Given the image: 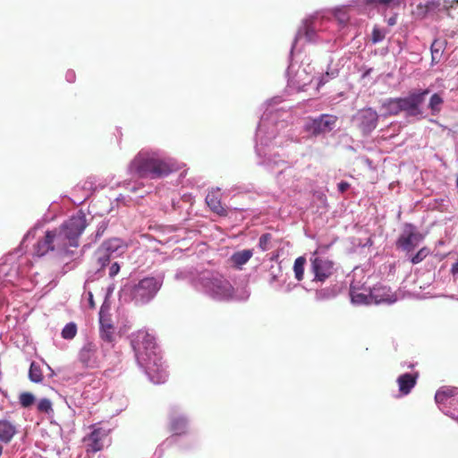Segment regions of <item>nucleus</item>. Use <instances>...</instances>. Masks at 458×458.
Returning a JSON list of instances; mask_svg holds the SVG:
<instances>
[{"mask_svg": "<svg viewBox=\"0 0 458 458\" xmlns=\"http://www.w3.org/2000/svg\"><path fill=\"white\" fill-rule=\"evenodd\" d=\"M87 227L86 215L79 211L58 228L51 231L55 252L61 256L68 257L73 254L71 248L79 247V238Z\"/></svg>", "mask_w": 458, "mask_h": 458, "instance_id": "1", "label": "nucleus"}, {"mask_svg": "<svg viewBox=\"0 0 458 458\" xmlns=\"http://www.w3.org/2000/svg\"><path fill=\"white\" fill-rule=\"evenodd\" d=\"M174 170V165L155 154L140 152L131 162L129 171L138 178L157 179Z\"/></svg>", "mask_w": 458, "mask_h": 458, "instance_id": "2", "label": "nucleus"}, {"mask_svg": "<svg viewBox=\"0 0 458 458\" xmlns=\"http://www.w3.org/2000/svg\"><path fill=\"white\" fill-rule=\"evenodd\" d=\"M162 284L161 279L153 276L144 277L131 287V299L139 304L147 303L156 296Z\"/></svg>", "mask_w": 458, "mask_h": 458, "instance_id": "3", "label": "nucleus"}, {"mask_svg": "<svg viewBox=\"0 0 458 458\" xmlns=\"http://www.w3.org/2000/svg\"><path fill=\"white\" fill-rule=\"evenodd\" d=\"M435 400L445 414L458 420V387H440L435 394Z\"/></svg>", "mask_w": 458, "mask_h": 458, "instance_id": "4", "label": "nucleus"}, {"mask_svg": "<svg viewBox=\"0 0 458 458\" xmlns=\"http://www.w3.org/2000/svg\"><path fill=\"white\" fill-rule=\"evenodd\" d=\"M133 349L138 361H145L148 355L154 356L156 348L155 337L146 331H139L132 341Z\"/></svg>", "mask_w": 458, "mask_h": 458, "instance_id": "5", "label": "nucleus"}, {"mask_svg": "<svg viewBox=\"0 0 458 458\" xmlns=\"http://www.w3.org/2000/svg\"><path fill=\"white\" fill-rule=\"evenodd\" d=\"M91 432L82 439L86 452L95 454L104 448V440L110 433L109 428L100 427L99 424H94L89 427Z\"/></svg>", "mask_w": 458, "mask_h": 458, "instance_id": "6", "label": "nucleus"}, {"mask_svg": "<svg viewBox=\"0 0 458 458\" xmlns=\"http://www.w3.org/2000/svg\"><path fill=\"white\" fill-rule=\"evenodd\" d=\"M139 363L144 367L153 383L161 384L166 380L167 373L164 362L157 354H154V356L148 355V359H145V361H139Z\"/></svg>", "mask_w": 458, "mask_h": 458, "instance_id": "7", "label": "nucleus"}, {"mask_svg": "<svg viewBox=\"0 0 458 458\" xmlns=\"http://www.w3.org/2000/svg\"><path fill=\"white\" fill-rule=\"evenodd\" d=\"M310 262L314 281L325 282L334 274V262L327 257L318 256V251L313 252Z\"/></svg>", "mask_w": 458, "mask_h": 458, "instance_id": "8", "label": "nucleus"}, {"mask_svg": "<svg viewBox=\"0 0 458 458\" xmlns=\"http://www.w3.org/2000/svg\"><path fill=\"white\" fill-rule=\"evenodd\" d=\"M429 89L415 90L410 92L405 98H398L401 110L408 113L410 115L420 114V106L424 102Z\"/></svg>", "mask_w": 458, "mask_h": 458, "instance_id": "9", "label": "nucleus"}, {"mask_svg": "<svg viewBox=\"0 0 458 458\" xmlns=\"http://www.w3.org/2000/svg\"><path fill=\"white\" fill-rule=\"evenodd\" d=\"M336 121L337 117L335 115L321 114L316 119L307 121L304 125V129L311 135L318 136L321 133L331 131Z\"/></svg>", "mask_w": 458, "mask_h": 458, "instance_id": "10", "label": "nucleus"}, {"mask_svg": "<svg viewBox=\"0 0 458 458\" xmlns=\"http://www.w3.org/2000/svg\"><path fill=\"white\" fill-rule=\"evenodd\" d=\"M208 288L214 298L221 301H229L234 294V289L231 283L223 277L210 279Z\"/></svg>", "mask_w": 458, "mask_h": 458, "instance_id": "11", "label": "nucleus"}, {"mask_svg": "<svg viewBox=\"0 0 458 458\" xmlns=\"http://www.w3.org/2000/svg\"><path fill=\"white\" fill-rule=\"evenodd\" d=\"M355 121L361 131L368 134L377 127L378 115L372 108H365L357 114Z\"/></svg>", "mask_w": 458, "mask_h": 458, "instance_id": "12", "label": "nucleus"}, {"mask_svg": "<svg viewBox=\"0 0 458 458\" xmlns=\"http://www.w3.org/2000/svg\"><path fill=\"white\" fill-rule=\"evenodd\" d=\"M423 240V235L415 231L412 226L405 230L398 238L396 247L403 251L411 252Z\"/></svg>", "mask_w": 458, "mask_h": 458, "instance_id": "13", "label": "nucleus"}, {"mask_svg": "<svg viewBox=\"0 0 458 458\" xmlns=\"http://www.w3.org/2000/svg\"><path fill=\"white\" fill-rule=\"evenodd\" d=\"M79 360L85 368H98L100 361L98 358V348L93 343H87L81 349Z\"/></svg>", "mask_w": 458, "mask_h": 458, "instance_id": "14", "label": "nucleus"}, {"mask_svg": "<svg viewBox=\"0 0 458 458\" xmlns=\"http://www.w3.org/2000/svg\"><path fill=\"white\" fill-rule=\"evenodd\" d=\"M34 254L38 257H43L48 252H55L53 236L50 230L45 233V235L38 240L33 247Z\"/></svg>", "mask_w": 458, "mask_h": 458, "instance_id": "15", "label": "nucleus"}, {"mask_svg": "<svg viewBox=\"0 0 458 458\" xmlns=\"http://www.w3.org/2000/svg\"><path fill=\"white\" fill-rule=\"evenodd\" d=\"M418 373H403L397 379L399 392L402 395H407L417 384Z\"/></svg>", "mask_w": 458, "mask_h": 458, "instance_id": "16", "label": "nucleus"}, {"mask_svg": "<svg viewBox=\"0 0 458 458\" xmlns=\"http://www.w3.org/2000/svg\"><path fill=\"white\" fill-rule=\"evenodd\" d=\"M371 301L377 304L381 302H392L389 288L386 286H375L370 290Z\"/></svg>", "mask_w": 458, "mask_h": 458, "instance_id": "17", "label": "nucleus"}, {"mask_svg": "<svg viewBox=\"0 0 458 458\" xmlns=\"http://www.w3.org/2000/svg\"><path fill=\"white\" fill-rule=\"evenodd\" d=\"M16 434V427L7 420H0V441L9 443Z\"/></svg>", "mask_w": 458, "mask_h": 458, "instance_id": "18", "label": "nucleus"}, {"mask_svg": "<svg viewBox=\"0 0 458 458\" xmlns=\"http://www.w3.org/2000/svg\"><path fill=\"white\" fill-rule=\"evenodd\" d=\"M206 203L214 213L219 216L227 215L226 210L221 204L217 192H208L206 197Z\"/></svg>", "mask_w": 458, "mask_h": 458, "instance_id": "19", "label": "nucleus"}, {"mask_svg": "<svg viewBox=\"0 0 458 458\" xmlns=\"http://www.w3.org/2000/svg\"><path fill=\"white\" fill-rule=\"evenodd\" d=\"M252 256H253L252 250H242L234 252L231 256L230 259H231L233 267H235L238 269H242V267L243 265H245L251 259Z\"/></svg>", "mask_w": 458, "mask_h": 458, "instance_id": "20", "label": "nucleus"}, {"mask_svg": "<svg viewBox=\"0 0 458 458\" xmlns=\"http://www.w3.org/2000/svg\"><path fill=\"white\" fill-rule=\"evenodd\" d=\"M99 322L101 338L108 343L113 342L114 337V327L113 325L109 322H106L105 319H103L102 317H100Z\"/></svg>", "mask_w": 458, "mask_h": 458, "instance_id": "21", "label": "nucleus"}, {"mask_svg": "<svg viewBox=\"0 0 458 458\" xmlns=\"http://www.w3.org/2000/svg\"><path fill=\"white\" fill-rule=\"evenodd\" d=\"M444 104L443 98L438 93H434L429 99L428 108L432 115H437L442 109Z\"/></svg>", "mask_w": 458, "mask_h": 458, "instance_id": "22", "label": "nucleus"}, {"mask_svg": "<svg viewBox=\"0 0 458 458\" xmlns=\"http://www.w3.org/2000/svg\"><path fill=\"white\" fill-rule=\"evenodd\" d=\"M350 295H351L352 302L354 304L361 305V304L372 303L370 293L366 294L363 293H360L353 288H351Z\"/></svg>", "mask_w": 458, "mask_h": 458, "instance_id": "23", "label": "nucleus"}, {"mask_svg": "<svg viewBox=\"0 0 458 458\" xmlns=\"http://www.w3.org/2000/svg\"><path fill=\"white\" fill-rule=\"evenodd\" d=\"M382 107L389 115H396L402 112L398 98L387 99L383 103Z\"/></svg>", "mask_w": 458, "mask_h": 458, "instance_id": "24", "label": "nucleus"}, {"mask_svg": "<svg viewBox=\"0 0 458 458\" xmlns=\"http://www.w3.org/2000/svg\"><path fill=\"white\" fill-rule=\"evenodd\" d=\"M171 430L175 435H182L187 431V420L182 417L174 418L171 421Z\"/></svg>", "mask_w": 458, "mask_h": 458, "instance_id": "25", "label": "nucleus"}, {"mask_svg": "<svg viewBox=\"0 0 458 458\" xmlns=\"http://www.w3.org/2000/svg\"><path fill=\"white\" fill-rule=\"evenodd\" d=\"M304 35L308 41H313L316 36V26L313 18L308 19L303 24Z\"/></svg>", "mask_w": 458, "mask_h": 458, "instance_id": "26", "label": "nucleus"}, {"mask_svg": "<svg viewBox=\"0 0 458 458\" xmlns=\"http://www.w3.org/2000/svg\"><path fill=\"white\" fill-rule=\"evenodd\" d=\"M29 378L34 383H40L44 378L40 366L35 361L30 364Z\"/></svg>", "mask_w": 458, "mask_h": 458, "instance_id": "27", "label": "nucleus"}, {"mask_svg": "<svg viewBox=\"0 0 458 458\" xmlns=\"http://www.w3.org/2000/svg\"><path fill=\"white\" fill-rule=\"evenodd\" d=\"M334 16L339 24L345 26L350 20L349 9L344 6L336 8L334 10Z\"/></svg>", "mask_w": 458, "mask_h": 458, "instance_id": "28", "label": "nucleus"}, {"mask_svg": "<svg viewBox=\"0 0 458 458\" xmlns=\"http://www.w3.org/2000/svg\"><path fill=\"white\" fill-rule=\"evenodd\" d=\"M432 63H438L444 50V43L435 39L431 44Z\"/></svg>", "mask_w": 458, "mask_h": 458, "instance_id": "29", "label": "nucleus"}, {"mask_svg": "<svg viewBox=\"0 0 458 458\" xmlns=\"http://www.w3.org/2000/svg\"><path fill=\"white\" fill-rule=\"evenodd\" d=\"M305 264H306V259L304 257H299L294 261L293 271H294L295 278L298 281H301L303 279Z\"/></svg>", "mask_w": 458, "mask_h": 458, "instance_id": "30", "label": "nucleus"}, {"mask_svg": "<svg viewBox=\"0 0 458 458\" xmlns=\"http://www.w3.org/2000/svg\"><path fill=\"white\" fill-rule=\"evenodd\" d=\"M366 4H382L389 8L400 6L403 0H362Z\"/></svg>", "mask_w": 458, "mask_h": 458, "instance_id": "31", "label": "nucleus"}, {"mask_svg": "<svg viewBox=\"0 0 458 458\" xmlns=\"http://www.w3.org/2000/svg\"><path fill=\"white\" fill-rule=\"evenodd\" d=\"M62 337L67 340L73 339L77 334V326L73 322H70L64 326L62 330Z\"/></svg>", "mask_w": 458, "mask_h": 458, "instance_id": "32", "label": "nucleus"}, {"mask_svg": "<svg viewBox=\"0 0 458 458\" xmlns=\"http://www.w3.org/2000/svg\"><path fill=\"white\" fill-rule=\"evenodd\" d=\"M19 401L23 408H29L35 402V396L30 392H22L19 396Z\"/></svg>", "mask_w": 458, "mask_h": 458, "instance_id": "33", "label": "nucleus"}, {"mask_svg": "<svg viewBox=\"0 0 458 458\" xmlns=\"http://www.w3.org/2000/svg\"><path fill=\"white\" fill-rule=\"evenodd\" d=\"M97 261L99 265L100 268L105 267L110 262V254L106 252V250H103L102 249H98L97 253Z\"/></svg>", "mask_w": 458, "mask_h": 458, "instance_id": "34", "label": "nucleus"}, {"mask_svg": "<svg viewBox=\"0 0 458 458\" xmlns=\"http://www.w3.org/2000/svg\"><path fill=\"white\" fill-rule=\"evenodd\" d=\"M429 253L430 250L427 247H423L411 259V262L414 265L419 264L424 260Z\"/></svg>", "mask_w": 458, "mask_h": 458, "instance_id": "35", "label": "nucleus"}, {"mask_svg": "<svg viewBox=\"0 0 458 458\" xmlns=\"http://www.w3.org/2000/svg\"><path fill=\"white\" fill-rule=\"evenodd\" d=\"M38 411L39 412H44L47 414L53 412V405L51 401L47 398L41 399L38 403Z\"/></svg>", "mask_w": 458, "mask_h": 458, "instance_id": "36", "label": "nucleus"}, {"mask_svg": "<svg viewBox=\"0 0 458 458\" xmlns=\"http://www.w3.org/2000/svg\"><path fill=\"white\" fill-rule=\"evenodd\" d=\"M120 242L117 239L106 242L102 244L101 248L103 250H106L110 255L114 252L120 246Z\"/></svg>", "mask_w": 458, "mask_h": 458, "instance_id": "37", "label": "nucleus"}, {"mask_svg": "<svg viewBox=\"0 0 458 458\" xmlns=\"http://www.w3.org/2000/svg\"><path fill=\"white\" fill-rule=\"evenodd\" d=\"M272 240V235L270 233H264L260 236L259 241V248L265 251L270 249V243Z\"/></svg>", "mask_w": 458, "mask_h": 458, "instance_id": "38", "label": "nucleus"}, {"mask_svg": "<svg viewBox=\"0 0 458 458\" xmlns=\"http://www.w3.org/2000/svg\"><path fill=\"white\" fill-rule=\"evenodd\" d=\"M384 38V35L378 29H374L372 31V41L374 43L379 42Z\"/></svg>", "mask_w": 458, "mask_h": 458, "instance_id": "39", "label": "nucleus"}, {"mask_svg": "<svg viewBox=\"0 0 458 458\" xmlns=\"http://www.w3.org/2000/svg\"><path fill=\"white\" fill-rule=\"evenodd\" d=\"M120 271V266L117 262H114L111 265L109 268V276L110 277H114L116 276Z\"/></svg>", "mask_w": 458, "mask_h": 458, "instance_id": "40", "label": "nucleus"}, {"mask_svg": "<svg viewBox=\"0 0 458 458\" xmlns=\"http://www.w3.org/2000/svg\"><path fill=\"white\" fill-rule=\"evenodd\" d=\"M337 187H338V191L340 192L344 193V191H346L349 189L350 184L346 182H341L338 183Z\"/></svg>", "mask_w": 458, "mask_h": 458, "instance_id": "41", "label": "nucleus"}, {"mask_svg": "<svg viewBox=\"0 0 458 458\" xmlns=\"http://www.w3.org/2000/svg\"><path fill=\"white\" fill-rule=\"evenodd\" d=\"M458 4V0H444L443 5L445 8L453 7Z\"/></svg>", "mask_w": 458, "mask_h": 458, "instance_id": "42", "label": "nucleus"}, {"mask_svg": "<svg viewBox=\"0 0 458 458\" xmlns=\"http://www.w3.org/2000/svg\"><path fill=\"white\" fill-rule=\"evenodd\" d=\"M452 272H453L454 274L458 273V261L453 265Z\"/></svg>", "mask_w": 458, "mask_h": 458, "instance_id": "43", "label": "nucleus"}, {"mask_svg": "<svg viewBox=\"0 0 458 458\" xmlns=\"http://www.w3.org/2000/svg\"><path fill=\"white\" fill-rule=\"evenodd\" d=\"M89 303H90L91 308H93L94 307V302H93L92 295L91 294H90Z\"/></svg>", "mask_w": 458, "mask_h": 458, "instance_id": "44", "label": "nucleus"}, {"mask_svg": "<svg viewBox=\"0 0 458 458\" xmlns=\"http://www.w3.org/2000/svg\"><path fill=\"white\" fill-rule=\"evenodd\" d=\"M324 83H326V81L322 78L321 81H319L318 83V86H321L323 85Z\"/></svg>", "mask_w": 458, "mask_h": 458, "instance_id": "45", "label": "nucleus"}, {"mask_svg": "<svg viewBox=\"0 0 458 458\" xmlns=\"http://www.w3.org/2000/svg\"><path fill=\"white\" fill-rule=\"evenodd\" d=\"M388 23H389L390 25H393V24L394 23V19H390Z\"/></svg>", "mask_w": 458, "mask_h": 458, "instance_id": "46", "label": "nucleus"}, {"mask_svg": "<svg viewBox=\"0 0 458 458\" xmlns=\"http://www.w3.org/2000/svg\"><path fill=\"white\" fill-rule=\"evenodd\" d=\"M2 453H3V446L0 445V456L2 455Z\"/></svg>", "mask_w": 458, "mask_h": 458, "instance_id": "47", "label": "nucleus"}, {"mask_svg": "<svg viewBox=\"0 0 458 458\" xmlns=\"http://www.w3.org/2000/svg\"><path fill=\"white\" fill-rule=\"evenodd\" d=\"M456 185L458 187V175H457V179H456Z\"/></svg>", "mask_w": 458, "mask_h": 458, "instance_id": "48", "label": "nucleus"}]
</instances>
